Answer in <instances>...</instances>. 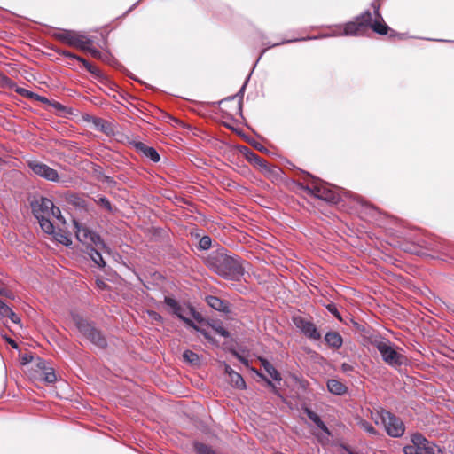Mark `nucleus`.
Segmentation results:
<instances>
[{
    "label": "nucleus",
    "mask_w": 454,
    "mask_h": 454,
    "mask_svg": "<svg viewBox=\"0 0 454 454\" xmlns=\"http://www.w3.org/2000/svg\"><path fill=\"white\" fill-rule=\"evenodd\" d=\"M246 83H244V85L241 87V89L239 90V91L238 92L237 96H239L240 98L238 102V109L239 111H241V104H242V98H243V94H244V90H245V88H246Z\"/></svg>",
    "instance_id": "obj_45"
},
{
    "label": "nucleus",
    "mask_w": 454,
    "mask_h": 454,
    "mask_svg": "<svg viewBox=\"0 0 454 454\" xmlns=\"http://www.w3.org/2000/svg\"><path fill=\"white\" fill-rule=\"evenodd\" d=\"M21 360H22V364H27L32 362L33 356L31 355L26 354L22 356Z\"/></svg>",
    "instance_id": "obj_47"
},
{
    "label": "nucleus",
    "mask_w": 454,
    "mask_h": 454,
    "mask_svg": "<svg viewBox=\"0 0 454 454\" xmlns=\"http://www.w3.org/2000/svg\"><path fill=\"white\" fill-rule=\"evenodd\" d=\"M135 148L137 152L142 153L145 157L150 159L153 162H159L160 160V154L158 152L153 148L147 146L142 142H136L134 144Z\"/></svg>",
    "instance_id": "obj_15"
},
{
    "label": "nucleus",
    "mask_w": 454,
    "mask_h": 454,
    "mask_svg": "<svg viewBox=\"0 0 454 454\" xmlns=\"http://www.w3.org/2000/svg\"><path fill=\"white\" fill-rule=\"evenodd\" d=\"M52 203L51 200L45 197H40L32 201L31 208L35 217L42 218L49 216V212L52 209Z\"/></svg>",
    "instance_id": "obj_13"
},
{
    "label": "nucleus",
    "mask_w": 454,
    "mask_h": 454,
    "mask_svg": "<svg viewBox=\"0 0 454 454\" xmlns=\"http://www.w3.org/2000/svg\"><path fill=\"white\" fill-rule=\"evenodd\" d=\"M326 309L333 315L336 318H338L340 321H342L341 316L334 303H329L326 306Z\"/></svg>",
    "instance_id": "obj_37"
},
{
    "label": "nucleus",
    "mask_w": 454,
    "mask_h": 454,
    "mask_svg": "<svg viewBox=\"0 0 454 454\" xmlns=\"http://www.w3.org/2000/svg\"><path fill=\"white\" fill-rule=\"evenodd\" d=\"M327 388L330 393L336 395H342L348 391L346 385L333 379H331L327 381Z\"/></svg>",
    "instance_id": "obj_20"
},
{
    "label": "nucleus",
    "mask_w": 454,
    "mask_h": 454,
    "mask_svg": "<svg viewBox=\"0 0 454 454\" xmlns=\"http://www.w3.org/2000/svg\"><path fill=\"white\" fill-rule=\"evenodd\" d=\"M373 346L380 352L382 360L389 366L397 368L402 365H406L408 359L407 357L397 352L391 345L390 341L386 339L375 340L372 342Z\"/></svg>",
    "instance_id": "obj_4"
},
{
    "label": "nucleus",
    "mask_w": 454,
    "mask_h": 454,
    "mask_svg": "<svg viewBox=\"0 0 454 454\" xmlns=\"http://www.w3.org/2000/svg\"><path fill=\"white\" fill-rule=\"evenodd\" d=\"M294 325L302 333L304 336H306L309 340H318L321 339V334L318 332L317 326L311 321L306 319L302 317H294Z\"/></svg>",
    "instance_id": "obj_11"
},
{
    "label": "nucleus",
    "mask_w": 454,
    "mask_h": 454,
    "mask_svg": "<svg viewBox=\"0 0 454 454\" xmlns=\"http://www.w3.org/2000/svg\"><path fill=\"white\" fill-rule=\"evenodd\" d=\"M50 106L64 114L72 113L70 108L66 107L65 106L57 101L51 100Z\"/></svg>",
    "instance_id": "obj_36"
},
{
    "label": "nucleus",
    "mask_w": 454,
    "mask_h": 454,
    "mask_svg": "<svg viewBox=\"0 0 454 454\" xmlns=\"http://www.w3.org/2000/svg\"><path fill=\"white\" fill-rule=\"evenodd\" d=\"M309 176L311 180L304 188L306 191H308L309 193L322 200H325L331 203H337L339 201L340 196L338 192L333 189L329 184L317 179L310 175Z\"/></svg>",
    "instance_id": "obj_6"
},
{
    "label": "nucleus",
    "mask_w": 454,
    "mask_h": 454,
    "mask_svg": "<svg viewBox=\"0 0 454 454\" xmlns=\"http://www.w3.org/2000/svg\"><path fill=\"white\" fill-rule=\"evenodd\" d=\"M224 372L230 377L235 371L227 364H224Z\"/></svg>",
    "instance_id": "obj_48"
},
{
    "label": "nucleus",
    "mask_w": 454,
    "mask_h": 454,
    "mask_svg": "<svg viewBox=\"0 0 454 454\" xmlns=\"http://www.w3.org/2000/svg\"><path fill=\"white\" fill-rule=\"evenodd\" d=\"M207 265L212 271L228 280L238 281L245 273L239 257L232 256L224 247L212 251L207 258Z\"/></svg>",
    "instance_id": "obj_1"
},
{
    "label": "nucleus",
    "mask_w": 454,
    "mask_h": 454,
    "mask_svg": "<svg viewBox=\"0 0 454 454\" xmlns=\"http://www.w3.org/2000/svg\"><path fill=\"white\" fill-rule=\"evenodd\" d=\"M317 38L318 37H317V36H308V37H302V38L287 39V40H283V41L278 42V43H272L271 45H269L268 48H274V47H277V46H279V45H283V44H286V43H290L300 42V41H306V40H313V39H317Z\"/></svg>",
    "instance_id": "obj_32"
},
{
    "label": "nucleus",
    "mask_w": 454,
    "mask_h": 454,
    "mask_svg": "<svg viewBox=\"0 0 454 454\" xmlns=\"http://www.w3.org/2000/svg\"><path fill=\"white\" fill-rule=\"evenodd\" d=\"M190 311L194 315L195 314V311L193 310L192 308L190 309Z\"/></svg>",
    "instance_id": "obj_59"
},
{
    "label": "nucleus",
    "mask_w": 454,
    "mask_h": 454,
    "mask_svg": "<svg viewBox=\"0 0 454 454\" xmlns=\"http://www.w3.org/2000/svg\"><path fill=\"white\" fill-rule=\"evenodd\" d=\"M152 317L155 320H161V316L159 315L157 312H154L153 311L152 313H150Z\"/></svg>",
    "instance_id": "obj_53"
},
{
    "label": "nucleus",
    "mask_w": 454,
    "mask_h": 454,
    "mask_svg": "<svg viewBox=\"0 0 454 454\" xmlns=\"http://www.w3.org/2000/svg\"><path fill=\"white\" fill-rule=\"evenodd\" d=\"M261 377H262L266 381H267V384L270 385V386H273L272 382L270 380H267L264 376H262V374L260 375Z\"/></svg>",
    "instance_id": "obj_55"
},
{
    "label": "nucleus",
    "mask_w": 454,
    "mask_h": 454,
    "mask_svg": "<svg viewBox=\"0 0 454 454\" xmlns=\"http://www.w3.org/2000/svg\"><path fill=\"white\" fill-rule=\"evenodd\" d=\"M305 414L308 416V418L315 423V425L320 428L324 433L330 435V430L326 427V425L324 423V421L321 419V418L312 410L309 408L304 409Z\"/></svg>",
    "instance_id": "obj_19"
},
{
    "label": "nucleus",
    "mask_w": 454,
    "mask_h": 454,
    "mask_svg": "<svg viewBox=\"0 0 454 454\" xmlns=\"http://www.w3.org/2000/svg\"><path fill=\"white\" fill-rule=\"evenodd\" d=\"M260 362L265 372L270 378L276 381L281 380V377L278 370L265 358H260Z\"/></svg>",
    "instance_id": "obj_23"
},
{
    "label": "nucleus",
    "mask_w": 454,
    "mask_h": 454,
    "mask_svg": "<svg viewBox=\"0 0 454 454\" xmlns=\"http://www.w3.org/2000/svg\"><path fill=\"white\" fill-rule=\"evenodd\" d=\"M229 380L231 382V385L236 388H239V389L246 388V382H245L243 377L236 372L231 373V375L229 377Z\"/></svg>",
    "instance_id": "obj_25"
},
{
    "label": "nucleus",
    "mask_w": 454,
    "mask_h": 454,
    "mask_svg": "<svg viewBox=\"0 0 454 454\" xmlns=\"http://www.w3.org/2000/svg\"><path fill=\"white\" fill-rule=\"evenodd\" d=\"M372 419L376 424H382L387 434L393 438H399L403 435L405 427L403 422L392 412L381 409L372 413Z\"/></svg>",
    "instance_id": "obj_2"
},
{
    "label": "nucleus",
    "mask_w": 454,
    "mask_h": 454,
    "mask_svg": "<svg viewBox=\"0 0 454 454\" xmlns=\"http://www.w3.org/2000/svg\"><path fill=\"white\" fill-rule=\"evenodd\" d=\"M12 83V81L6 75H2L0 74V85L8 86Z\"/></svg>",
    "instance_id": "obj_44"
},
{
    "label": "nucleus",
    "mask_w": 454,
    "mask_h": 454,
    "mask_svg": "<svg viewBox=\"0 0 454 454\" xmlns=\"http://www.w3.org/2000/svg\"><path fill=\"white\" fill-rule=\"evenodd\" d=\"M8 343L13 348H18V344L12 339H8Z\"/></svg>",
    "instance_id": "obj_54"
},
{
    "label": "nucleus",
    "mask_w": 454,
    "mask_h": 454,
    "mask_svg": "<svg viewBox=\"0 0 454 454\" xmlns=\"http://www.w3.org/2000/svg\"><path fill=\"white\" fill-rule=\"evenodd\" d=\"M247 157L251 162H254L257 166L264 168H267V161L254 153L249 152Z\"/></svg>",
    "instance_id": "obj_31"
},
{
    "label": "nucleus",
    "mask_w": 454,
    "mask_h": 454,
    "mask_svg": "<svg viewBox=\"0 0 454 454\" xmlns=\"http://www.w3.org/2000/svg\"><path fill=\"white\" fill-rule=\"evenodd\" d=\"M268 49H269V48L267 47V48H265V49H263V50L262 51V52H261V54H260L259 58L257 59L256 62H254V66H253V68H255V67H256V65H257V62L260 60V59H261V58L262 57V55L267 51V50H268Z\"/></svg>",
    "instance_id": "obj_52"
},
{
    "label": "nucleus",
    "mask_w": 454,
    "mask_h": 454,
    "mask_svg": "<svg viewBox=\"0 0 454 454\" xmlns=\"http://www.w3.org/2000/svg\"><path fill=\"white\" fill-rule=\"evenodd\" d=\"M89 121H91L96 128V129L106 134L110 135L114 132L112 125L109 121L99 118V117H90L86 119Z\"/></svg>",
    "instance_id": "obj_17"
},
{
    "label": "nucleus",
    "mask_w": 454,
    "mask_h": 454,
    "mask_svg": "<svg viewBox=\"0 0 454 454\" xmlns=\"http://www.w3.org/2000/svg\"><path fill=\"white\" fill-rule=\"evenodd\" d=\"M341 369L343 372H349L353 370V367L350 364L344 363L341 365Z\"/></svg>",
    "instance_id": "obj_49"
},
{
    "label": "nucleus",
    "mask_w": 454,
    "mask_h": 454,
    "mask_svg": "<svg viewBox=\"0 0 454 454\" xmlns=\"http://www.w3.org/2000/svg\"><path fill=\"white\" fill-rule=\"evenodd\" d=\"M27 166L29 169L37 176L50 182H59V176L57 170L39 160H28Z\"/></svg>",
    "instance_id": "obj_10"
},
{
    "label": "nucleus",
    "mask_w": 454,
    "mask_h": 454,
    "mask_svg": "<svg viewBox=\"0 0 454 454\" xmlns=\"http://www.w3.org/2000/svg\"><path fill=\"white\" fill-rule=\"evenodd\" d=\"M395 35H396V33H395V31H392V30H391V35H390V36H395Z\"/></svg>",
    "instance_id": "obj_58"
},
{
    "label": "nucleus",
    "mask_w": 454,
    "mask_h": 454,
    "mask_svg": "<svg viewBox=\"0 0 454 454\" xmlns=\"http://www.w3.org/2000/svg\"><path fill=\"white\" fill-rule=\"evenodd\" d=\"M212 244V239L209 236H203L199 241V248L200 250H207L210 248Z\"/></svg>",
    "instance_id": "obj_35"
},
{
    "label": "nucleus",
    "mask_w": 454,
    "mask_h": 454,
    "mask_svg": "<svg viewBox=\"0 0 454 454\" xmlns=\"http://www.w3.org/2000/svg\"><path fill=\"white\" fill-rule=\"evenodd\" d=\"M42 379L49 384L54 383L57 380L55 371L52 367L49 366L40 373Z\"/></svg>",
    "instance_id": "obj_26"
},
{
    "label": "nucleus",
    "mask_w": 454,
    "mask_h": 454,
    "mask_svg": "<svg viewBox=\"0 0 454 454\" xmlns=\"http://www.w3.org/2000/svg\"><path fill=\"white\" fill-rule=\"evenodd\" d=\"M137 4H138V2H137V3H136V4H134V5L129 9V11H130L133 7L137 6Z\"/></svg>",
    "instance_id": "obj_60"
},
{
    "label": "nucleus",
    "mask_w": 454,
    "mask_h": 454,
    "mask_svg": "<svg viewBox=\"0 0 454 454\" xmlns=\"http://www.w3.org/2000/svg\"><path fill=\"white\" fill-rule=\"evenodd\" d=\"M78 61L82 63L83 67L86 68L87 71H89L90 73L93 74H96V75H98L99 74V70L98 68L93 67L89 61H87L85 59L82 58V57H79L78 58Z\"/></svg>",
    "instance_id": "obj_33"
},
{
    "label": "nucleus",
    "mask_w": 454,
    "mask_h": 454,
    "mask_svg": "<svg viewBox=\"0 0 454 454\" xmlns=\"http://www.w3.org/2000/svg\"><path fill=\"white\" fill-rule=\"evenodd\" d=\"M83 51H88L92 57L96 59H100L102 60H108V59L110 58L108 53L99 51L98 50L91 47V44H88V48L84 49Z\"/></svg>",
    "instance_id": "obj_28"
},
{
    "label": "nucleus",
    "mask_w": 454,
    "mask_h": 454,
    "mask_svg": "<svg viewBox=\"0 0 454 454\" xmlns=\"http://www.w3.org/2000/svg\"><path fill=\"white\" fill-rule=\"evenodd\" d=\"M50 216H52L58 220L63 219V217L61 215L60 209L58 207H55L53 203H52V209H51V211L49 212V217Z\"/></svg>",
    "instance_id": "obj_39"
},
{
    "label": "nucleus",
    "mask_w": 454,
    "mask_h": 454,
    "mask_svg": "<svg viewBox=\"0 0 454 454\" xmlns=\"http://www.w3.org/2000/svg\"><path fill=\"white\" fill-rule=\"evenodd\" d=\"M200 332H201V333H202L206 338H208L207 333L205 331H200Z\"/></svg>",
    "instance_id": "obj_57"
},
{
    "label": "nucleus",
    "mask_w": 454,
    "mask_h": 454,
    "mask_svg": "<svg viewBox=\"0 0 454 454\" xmlns=\"http://www.w3.org/2000/svg\"><path fill=\"white\" fill-rule=\"evenodd\" d=\"M72 317L78 331L88 340L99 348H105L106 347L107 342L106 338L91 323L78 314H73Z\"/></svg>",
    "instance_id": "obj_5"
},
{
    "label": "nucleus",
    "mask_w": 454,
    "mask_h": 454,
    "mask_svg": "<svg viewBox=\"0 0 454 454\" xmlns=\"http://www.w3.org/2000/svg\"><path fill=\"white\" fill-rule=\"evenodd\" d=\"M16 92L23 97L27 98L34 99V97L36 96V93L30 91L25 88H17Z\"/></svg>",
    "instance_id": "obj_38"
},
{
    "label": "nucleus",
    "mask_w": 454,
    "mask_h": 454,
    "mask_svg": "<svg viewBox=\"0 0 454 454\" xmlns=\"http://www.w3.org/2000/svg\"><path fill=\"white\" fill-rule=\"evenodd\" d=\"M39 222L40 227L43 230V232L47 234H54L55 233V227L51 221L50 220L49 216L42 217V218H36Z\"/></svg>",
    "instance_id": "obj_24"
},
{
    "label": "nucleus",
    "mask_w": 454,
    "mask_h": 454,
    "mask_svg": "<svg viewBox=\"0 0 454 454\" xmlns=\"http://www.w3.org/2000/svg\"><path fill=\"white\" fill-rule=\"evenodd\" d=\"M206 301L207 305L215 310L225 313L230 311L229 303L216 296L208 295L206 297Z\"/></svg>",
    "instance_id": "obj_16"
},
{
    "label": "nucleus",
    "mask_w": 454,
    "mask_h": 454,
    "mask_svg": "<svg viewBox=\"0 0 454 454\" xmlns=\"http://www.w3.org/2000/svg\"><path fill=\"white\" fill-rule=\"evenodd\" d=\"M99 247H93L92 246L88 247V254L91 260L100 268H104L106 266V262L103 259L101 252L98 250Z\"/></svg>",
    "instance_id": "obj_22"
},
{
    "label": "nucleus",
    "mask_w": 454,
    "mask_h": 454,
    "mask_svg": "<svg viewBox=\"0 0 454 454\" xmlns=\"http://www.w3.org/2000/svg\"><path fill=\"white\" fill-rule=\"evenodd\" d=\"M0 315L3 317H8L12 323L14 324H20V318L18 315L14 313V311L12 309L10 306H8L6 303H4L0 299Z\"/></svg>",
    "instance_id": "obj_21"
},
{
    "label": "nucleus",
    "mask_w": 454,
    "mask_h": 454,
    "mask_svg": "<svg viewBox=\"0 0 454 454\" xmlns=\"http://www.w3.org/2000/svg\"><path fill=\"white\" fill-rule=\"evenodd\" d=\"M74 223L75 227L76 238L80 242L87 244L88 247L95 245L96 247L101 248L103 251L108 250L107 246L97 232L90 230L84 225L79 224V223L76 221H74Z\"/></svg>",
    "instance_id": "obj_9"
},
{
    "label": "nucleus",
    "mask_w": 454,
    "mask_h": 454,
    "mask_svg": "<svg viewBox=\"0 0 454 454\" xmlns=\"http://www.w3.org/2000/svg\"><path fill=\"white\" fill-rule=\"evenodd\" d=\"M215 330L219 335H221L224 338L229 337V332L224 327L219 325V326L215 327Z\"/></svg>",
    "instance_id": "obj_43"
},
{
    "label": "nucleus",
    "mask_w": 454,
    "mask_h": 454,
    "mask_svg": "<svg viewBox=\"0 0 454 454\" xmlns=\"http://www.w3.org/2000/svg\"><path fill=\"white\" fill-rule=\"evenodd\" d=\"M234 98H235V97H231L228 99L233 100Z\"/></svg>",
    "instance_id": "obj_61"
},
{
    "label": "nucleus",
    "mask_w": 454,
    "mask_h": 454,
    "mask_svg": "<svg viewBox=\"0 0 454 454\" xmlns=\"http://www.w3.org/2000/svg\"><path fill=\"white\" fill-rule=\"evenodd\" d=\"M255 147L258 148L261 151L264 150V147L262 145H258V146H255Z\"/></svg>",
    "instance_id": "obj_56"
},
{
    "label": "nucleus",
    "mask_w": 454,
    "mask_h": 454,
    "mask_svg": "<svg viewBox=\"0 0 454 454\" xmlns=\"http://www.w3.org/2000/svg\"><path fill=\"white\" fill-rule=\"evenodd\" d=\"M358 426L363 429L364 430L365 432H367L368 434H372V435H377L378 434V432L377 430L373 427V426L363 419H360L357 422Z\"/></svg>",
    "instance_id": "obj_30"
},
{
    "label": "nucleus",
    "mask_w": 454,
    "mask_h": 454,
    "mask_svg": "<svg viewBox=\"0 0 454 454\" xmlns=\"http://www.w3.org/2000/svg\"><path fill=\"white\" fill-rule=\"evenodd\" d=\"M93 200L95 203H97L98 206L105 208L107 212L112 213L113 212V207L109 200L101 195H97L95 198H93Z\"/></svg>",
    "instance_id": "obj_27"
},
{
    "label": "nucleus",
    "mask_w": 454,
    "mask_h": 454,
    "mask_svg": "<svg viewBox=\"0 0 454 454\" xmlns=\"http://www.w3.org/2000/svg\"><path fill=\"white\" fill-rule=\"evenodd\" d=\"M54 36L58 40L80 50L87 49L88 44H92L93 43L91 37L73 30H62L55 33Z\"/></svg>",
    "instance_id": "obj_8"
},
{
    "label": "nucleus",
    "mask_w": 454,
    "mask_h": 454,
    "mask_svg": "<svg viewBox=\"0 0 454 454\" xmlns=\"http://www.w3.org/2000/svg\"><path fill=\"white\" fill-rule=\"evenodd\" d=\"M372 8L375 15V20L371 21L369 27H371L375 33L385 35L390 30L389 27L383 21V19L380 13V3L379 0H374L372 3Z\"/></svg>",
    "instance_id": "obj_12"
},
{
    "label": "nucleus",
    "mask_w": 454,
    "mask_h": 454,
    "mask_svg": "<svg viewBox=\"0 0 454 454\" xmlns=\"http://www.w3.org/2000/svg\"><path fill=\"white\" fill-rule=\"evenodd\" d=\"M404 454H443L442 449L428 441L423 434L416 433L411 435V444L403 447Z\"/></svg>",
    "instance_id": "obj_7"
},
{
    "label": "nucleus",
    "mask_w": 454,
    "mask_h": 454,
    "mask_svg": "<svg viewBox=\"0 0 454 454\" xmlns=\"http://www.w3.org/2000/svg\"><path fill=\"white\" fill-rule=\"evenodd\" d=\"M268 49H269V48L267 47V48H265V49H263V50L262 51V52H261V54H260L259 58L257 59L256 62H254V66H253V68H255V67H256V65H257V62L260 60V59H261V58L262 57V55L267 51V50H268Z\"/></svg>",
    "instance_id": "obj_50"
},
{
    "label": "nucleus",
    "mask_w": 454,
    "mask_h": 454,
    "mask_svg": "<svg viewBox=\"0 0 454 454\" xmlns=\"http://www.w3.org/2000/svg\"><path fill=\"white\" fill-rule=\"evenodd\" d=\"M268 49H269V48L267 47V48H265V49H263V50L262 51V52H261V54H260L259 58L257 59L256 62H254V66H253V68H255V67H256V65H257V62L260 60V59H261V58L262 57V55L267 51V50H268Z\"/></svg>",
    "instance_id": "obj_51"
},
{
    "label": "nucleus",
    "mask_w": 454,
    "mask_h": 454,
    "mask_svg": "<svg viewBox=\"0 0 454 454\" xmlns=\"http://www.w3.org/2000/svg\"><path fill=\"white\" fill-rule=\"evenodd\" d=\"M325 343L335 349L340 348L343 344V339L341 335L334 331H330L325 335Z\"/></svg>",
    "instance_id": "obj_18"
},
{
    "label": "nucleus",
    "mask_w": 454,
    "mask_h": 454,
    "mask_svg": "<svg viewBox=\"0 0 454 454\" xmlns=\"http://www.w3.org/2000/svg\"><path fill=\"white\" fill-rule=\"evenodd\" d=\"M35 364H36V367L38 368V371L40 372V373H42V371H43L47 367H49L48 363L40 357L36 358Z\"/></svg>",
    "instance_id": "obj_40"
},
{
    "label": "nucleus",
    "mask_w": 454,
    "mask_h": 454,
    "mask_svg": "<svg viewBox=\"0 0 454 454\" xmlns=\"http://www.w3.org/2000/svg\"><path fill=\"white\" fill-rule=\"evenodd\" d=\"M59 53L66 58L74 59L76 60H78V58H79V56H77L74 53H72L68 51H59Z\"/></svg>",
    "instance_id": "obj_42"
},
{
    "label": "nucleus",
    "mask_w": 454,
    "mask_h": 454,
    "mask_svg": "<svg viewBox=\"0 0 454 454\" xmlns=\"http://www.w3.org/2000/svg\"><path fill=\"white\" fill-rule=\"evenodd\" d=\"M52 235L54 236L55 240H57L60 244H63L65 246H68L69 244H71L69 237L65 233H62L60 231H55V233Z\"/></svg>",
    "instance_id": "obj_34"
},
{
    "label": "nucleus",
    "mask_w": 454,
    "mask_h": 454,
    "mask_svg": "<svg viewBox=\"0 0 454 454\" xmlns=\"http://www.w3.org/2000/svg\"><path fill=\"white\" fill-rule=\"evenodd\" d=\"M183 358L191 364H198L200 363V356L191 350H185L183 353Z\"/></svg>",
    "instance_id": "obj_29"
},
{
    "label": "nucleus",
    "mask_w": 454,
    "mask_h": 454,
    "mask_svg": "<svg viewBox=\"0 0 454 454\" xmlns=\"http://www.w3.org/2000/svg\"><path fill=\"white\" fill-rule=\"evenodd\" d=\"M164 302L168 307H169L172 309V312L182 321H184L185 324H187L189 326L196 329L199 331L198 326L194 324L193 321H192L190 318L186 317L184 315V308L173 298L171 297H165Z\"/></svg>",
    "instance_id": "obj_14"
},
{
    "label": "nucleus",
    "mask_w": 454,
    "mask_h": 454,
    "mask_svg": "<svg viewBox=\"0 0 454 454\" xmlns=\"http://www.w3.org/2000/svg\"><path fill=\"white\" fill-rule=\"evenodd\" d=\"M0 295L4 296V297H6V298H9V299H12V300L14 299L13 293L12 291L3 287V286H0Z\"/></svg>",
    "instance_id": "obj_41"
},
{
    "label": "nucleus",
    "mask_w": 454,
    "mask_h": 454,
    "mask_svg": "<svg viewBox=\"0 0 454 454\" xmlns=\"http://www.w3.org/2000/svg\"><path fill=\"white\" fill-rule=\"evenodd\" d=\"M372 21V12L369 10L364 11L360 15L356 16L355 20L347 22L343 30L333 31L328 36H358L364 35ZM327 35L320 36V38L326 37Z\"/></svg>",
    "instance_id": "obj_3"
},
{
    "label": "nucleus",
    "mask_w": 454,
    "mask_h": 454,
    "mask_svg": "<svg viewBox=\"0 0 454 454\" xmlns=\"http://www.w3.org/2000/svg\"><path fill=\"white\" fill-rule=\"evenodd\" d=\"M34 99H35V100H37V101H39V102H42V103H43V104H48V105H50V103H51V100H50V99H48V98H45V97L40 96V95H38V94H36V96H35V97H34Z\"/></svg>",
    "instance_id": "obj_46"
}]
</instances>
